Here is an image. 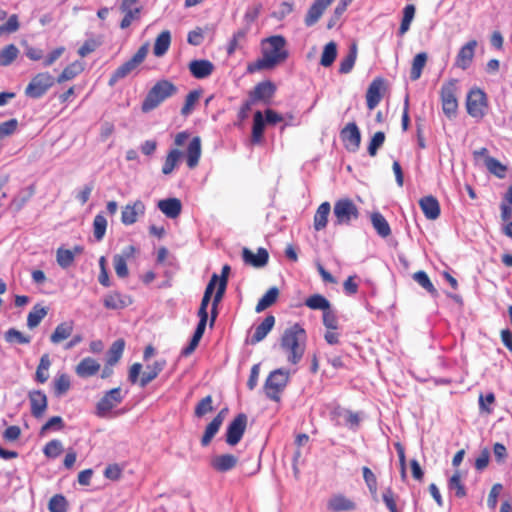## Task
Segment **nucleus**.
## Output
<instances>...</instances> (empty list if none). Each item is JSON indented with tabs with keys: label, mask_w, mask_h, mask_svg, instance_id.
I'll use <instances>...</instances> for the list:
<instances>
[{
	"label": "nucleus",
	"mask_w": 512,
	"mask_h": 512,
	"mask_svg": "<svg viewBox=\"0 0 512 512\" xmlns=\"http://www.w3.org/2000/svg\"><path fill=\"white\" fill-rule=\"evenodd\" d=\"M286 39L282 35H274L261 43V57L248 63L247 72L256 73L262 70H272L284 63L289 57Z\"/></svg>",
	"instance_id": "obj_1"
},
{
	"label": "nucleus",
	"mask_w": 512,
	"mask_h": 512,
	"mask_svg": "<svg viewBox=\"0 0 512 512\" xmlns=\"http://www.w3.org/2000/svg\"><path fill=\"white\" fill-rule=\"evenodd\" d=\"M306 331L295 323L287 328L280 339V346L287 355L289 363L296 365L302 359L305 352Z\"/></svg>",
	"instance_id": "obj_2"
},
{
	"label": "nucleus",
	"mask_w": 512,
	"mask_h": 512,
	"mask_svg": "<svg viewBox=\"0 0 512 512\" xmlns=\"http://www.w3.org/2000/svg\"><path fill=\"white\" fill-rule=\"evenodd\" d=\"M176 93L177 87L171 81L166 79L159 80L148 91L142 102L141 109L144 113L150 112Z\"/></svg>",
	"instance_id": "obj_3"
},
{
	"label": "nucleus",
	"mask_w": 512,
	"mask_h": 512,
	"mask_svg": "<svg viewBox=\"0 0 512 512\" xmlns=\"http://www.w3.org/2000/svg\"><path fill=\"white\" fill-rule=\"evenodd\" d=\"M166 366L165 359H158L154 361L152 364L146 366V371L142 374V377L139 378V375L142 370V365L140 363H134L130 369L128 374V379L132 384L139 383L140 387L147 386L150 382L158 377V375L163 371Z\"/></svg>",
	"instance_id": "obj_4"
},
{
	"label": "nucleus",
	"mask_w": 512,
	"mask_h": 512,
	"mask_svg": "<svg viewBox=\"0 0 512 512\" xmlns=\"http://www.w3.org/2000/svg\"><path fill=\"white\" fill-rule=\"evenodd\" d=\"M288 381V372L284 371L283 369L272 371L264 384V392L266 396L275 402H279L281 399V394L286 388Z\"/></svg>",
	"instance_id": "obj_5"
},
{
	"label": "nucleus",
	"mask_w": 512,
	"mask_h": 512,
	"mask_svg": "<svg viewBox=\"0 0 512 512\" xmlns=\"http://www.w3.org/2000/svg\"><path fill=\"white\" fill-rule=\"evenodd\" d=\"M148 53V44H143L137 52L128 61L120 65L110 76L108 85L113 87L120 79L128 76L135 70L146 58Z\"/></svg>",
	"instance_id": "obj_6"
},
{
	"label": "nucleus",
	"mask_w": 512,
	"mask_h": 512,
	"mask_svg": "<svg viewBox=\"0 0 512 512\" xmlns=\"http://www.w3.org/2000/svg\"><path fill=\"white\" fill-rule=\"evenodd\" d=\"M335 225H349L359 218V209L350 198H340L334 203Z\"/></svg>",
	"instance_id": "obj_7"
},
{
	"label": "nucleus",
	"mask_w": 512,
	"mask_h": 512,
	"mask_svg": "<svg viewBox=\"0 0 512 512\" xmlns=\"http://www.w3.org/2000/svg\"><path fill=\"white\" fill-rule=\"evenodd\" d=\"M457 80L452 79L448 82L444 83L440 90V98L443 113L449 119H452L456 116L458 110V100L456 97V87Z\"/></svg>",
	"instance_id": "obj_8"
},
{
	"label": "nucleus",
	"mask_w": 512,
	"mask_h": 512,
	"mask_svg": "<svg viewBox=\"0 0 512 512\" xmlns=\"http://www.w3.org/2000/svg\"><path fill=\"white\" fill-rule=\"evenodd\" d=\"M488 108L487 96L480 88H472L467 95V113L476 119H482Z\"/></svg>",
	"instance_id": "obj_9"
},
{
	"label": "nucleus",
	"mask_w": 512,
	"mask_h": 512,
	"mask_svg": "<svg viewBox=\"0 0 512 512\" xmlns=\"http://www.w3.org/2000/svg\"><path fill=\"white\" fill-rule=\"evenodd\" d=\"M55 83V78L49 72L36 74L27 87L25 95L32 99L41 98Z\"/></svg>",
	"instance_id": "obj_10"
},
{
	"label": "nucleus",
	"mask_w": 512,
	"mask_h": 512,
	"mask_svg": "<svg viewBox=\"0 0 512 512\" xmlns=\"http://www.w3.org/2000/svg\"><path fill=\"white\" fill-rule=\"evenodd\" d=\"M248 418L244 413H239L228 425L226 431V443L230 446L237 445L247 428Z\"/></svg>",
	"instance_id": "obj_11"
},
{
	"label": "nucleus",
	"mask_w": 512,
	"mask_h": 512,
	"mask_svg": "<svg viewBox=\"0 0 512 512\" xmlns=\"http://www.w3.org/2000/svg\"><path fill=\"white\" fill-rule=\"evenodd\" d=\"M330 417L335 425H346L351 429L357 428L361 421L359 413L345 409L340 405H337L332 409Z\"/></svg>",
	"instance_id": "obj_12"
},
{
	"label": "nucleus",
	"mask_w": 512,
	"mask_h": 512,
	"mask_svg": "<svg viewBox=\"0 0 512 512\" xmlns=\"http://www.w3.org/2000/svg\"><path fill=\"white\" fill-rule=\"evenodd\" d=\"M123 400L121 388L116 387L104 394L96 405V414L99 417H105L113 408L119 405Z\"/></svg>",
	"instance_id": "obj_13"
},
{
	"label": "nucleus",
	"mask_w": 512,
	"mask_h": 512,
	"mask_svg": "<svg viewBox=\"0 0 512 512\" xmlns=\"http://www.w3.org/2000/svg\"><path fill=\"white\" fill-rule=\"evenodd\" d=\"M344 147L350 152H356L361 143V133L355 122L348 123L340 132Z\"/></svg>",
	"instance_id": "obj_14"
},
{
	"label": "nucleus",
	"mask_w": 512,
	"mask_h": 512,
	"mask_svg": "<svg viewBox=\"0 0 512 512\" xmlns=\"http://www.w3.org/2000/svg\"><path fill=\"white\" fill-rule=\"evenodd\" d=\"M136 248L133 245L126 246L121 254H116L113 257V266L116 275L119 278H126L129 275L127 261L132 259L136 253Z\"/></svg>",
	"instance_id": "obj_15"
},
{
	"label": "nucleus",
	"mask_w": 512,
	"mask_h": 512,
	"mask_svg": "<svg viewBox=\"0 0 512 512\" xmlns=\"http://www.w3.org/2000/svg\"><path fill=\"white\" fill-rule=\"evenodd\" d=\"M238 462L239 459L234 454H219L211 458L210 467L218 473H226L233 470Z\"/></svg>",
	"instance_id": "obj_16"
},
{
	"label": "nucleus",
	"mask_w": 512,
	"mask_h": 512,
	"mask_svg": "<svg viewBox=\"0 0 512 512\" xmlns=\"http://www.w3.org/2000/svg\"><path fill=\"white\" fill-rule=\"evenodd\" d=\"M28 398L32 416L37 419L43 417L48 407L46 394L41 390H32L29 392Z\"/></svg>",
	"instance_id": "obj_17"
},
{
	"label": "nucleus",
	"mask_w": 512,
	"mask_h": 512,
	"mask_svg": "<svg viewBox=\"0 0 512 512\" xmlns=\"http://www.w3.org/2000/svg\"><path fill=\"white\" fill-rule=\"evenodd\" d=\"M276 86L271 81H263L258 83L249 93V98L254 102L263 101L268 103L274 96Z\"/></svg>",
	"instance_id": "obj_18"
},
{
	"label": "nucleus",
	"mask_w": 512,
	"mask_h": 512,
	"mask_svg": "<svg viewBox=\"0 0 512 512\" xmlns=\"http://www.w3.org/2000/svg\"><path fill=\"white\" fill-rule=\"evenodd\" d=\"M356 507L357 505L352 499L341 493L332 495L327 501V509L331 512H349L355 510Z\"/></svg>",
	"instance_id": "obj_19"
},
{
	"label": "nucleus",
	"mask_w": 512,
	"mask_h": 512,
	"mask_svg": "<svg viewBox=\"0 0 512 512\" xmlns=\"http://www.w3.org/2000/svg\"><path fill=\"white\" fill-rule=\"evenodd\" d=\"M145 213V205L141 200H136L132 204L123 207L121 221L124 225H132L137 221L138 216Z\"/></svg>",
	"instance_id": "obj_20"
},
{
	"label": "nucleus",
	"mask_w": 512,
	"mask_h": 512,
	"mask_svg": "<svg viewBox=\"0 0 512 512\" xmlns=\"http://www.w3.org/2000/svg\"><path fill=\"white\" fill-rule=\"evenodd\" d=\"M191 75L196 79L209 77L215 69L214 64L207 59L192 60L188 65Z\"/></svg>",
	"instance_id": "obj_21"
},
{
	"label": "nucleus",
	"mask_w": 512,
	"mask_h": 512,
	"mask_svg": "<svg viewBox=\"0 0 512 512\" xmlns=\"http://www.w3.org/2000/svg\"><path fill=\"white\" fill-rule=\"evenodd\" d=\"M476 46V40H470L463 45L456 56L455 65L463 70L467 69L473 61Z\"/></svg>",
	"instance_id": "obj_22"
},
{
	"label": "nucleus",
	"mask_w": 512,
	"mask_h": 512,
	"mask_svg": "<svg viewBox=\"0 0 512 512\" xmlns=\"http://www.w3.org/2000/svg\"><path fill=\"white\" fill-rule=\"evenodd\" d=\"M334 0H315L307 11L304 22L307 27L315 25Z\"/></svg>",
	"instance_id": "obj_23"
},
{
	"label": "nucleus",
	"mask_w": 512,
	"mask_h": 512,
	"mask_svg": "<svg viewBox=\"0 0 512 512\" xmlns=\"http://www.w3.org/2000/svg\"><path fill=\"white\" fill-rule=\"evenodd\" d=\"M242 258L245 264L260 268L265 266L269 260L268 251L265 248H258L257 253L254 254L250 249L243 248Z\"/></svg>",
	"instance_id": "obj_24"
},
{
	"label": "nucleus",
	"mask_w": 512,
	"mask_h": 512,
	"mask_svg": "<svg viewBox=\"0 0 512 512\" xmlns=\"http://www.w3.org/2000/svg\"><path fill=\"white\" fill-rule=\"evenodd\" d=\"M419 206L424 216L429 220H436L440 216V204L432 195L424 196L419 200Z\"/></svg>",
	"instance_id": "obj_25"
},
{
	"label": "nucleus",
	"mask_w": 512,
	"mask_h": 512,
	"mask_svg": "<svg viewBox=\"0 0 512 512\" xmlns=\"http://www.w3.org/2000/svg\"><path fill=\"white\" fill-rule=\"evenodd\" d=\"M383 80L381 78L374 79L368 86L366 92V103L369 110H373L382 99Z\"/></svg>",
	"instance_id": "obj_26"
},
{
	"label": "nucleus",
	"mask_w": 512,
	"mask_h": 512,
	"mask_svg": "<svg viewBox=\"0 0 512 512\" xmlns=\"http://www.w3.org/2000/svg\"><path fill=\"white\" fill-rule=\"evenodd\" d=\"M131 303L132 300L130 297L125 296L118 291L110 292L103 299L104 307L111 310L123 309Z\"/></svg>",
	"instance_id": "obj_27"
},
{
	"label": "nucleus",
	"mask_w": 512,
	"mask_h": 512,
	"mask_svg": "<svg viewBox=\"0 0 512 512\" xmlns=\"http://www.w3.org/2000/svg\"><path fill=\"white\" fill-rule=\"evenodd\" d=\"M100 367V364L94 358L85 357L77 364L75 372L81 378H88L96 375Z\"/></svg>",
	"instance_id": "obj_28"
},
{
	"label": "nucleus",
	"mask_w": 512,
	"mask_h": 512,
	"mask_svg": "<svg viewBox=\"0 0 512 512\" xmlns=\"http://www.w3.org/2000/svg\"><path fill=\"white\" fill-rule=\"evenodd\" d=\"M119 9L124 14L120 22L121 29H127L134 21H139L141 18V6H130L121 3Z\"/></svg>",
	"instance_id": "obj_29"
},
{
	"label": "nucleus",
	"mask_w": 512,
	"mask_h": 512,
	"mask_svg": "<svg viewBox=\"0 0 512 512\" xmlns=\"http://www.w3.org/2000/svg\"><path fill=\"white\" fill-rule=\"evenodd\" d=\"M200 157H201V139H200V137L195 136L191 139V141L189 142V145L187 147V151H186L187 166L190 169L195 168L199 163Z\"/></svg>",
	"instance_id": "obj_30"
},
{
	"label": "nucleus",
	"mask_w": 512,
	"mask_h": 512,
	"mask_svg": "<svg viewBox=\"0 0 512 512\" xmlns=\"http://www.w3.org/2000/svg\"><path fill=\"white\" fill-rule=\"evenodd\" d=\"M158 208L168 218L174 219L180 215L182 210V204L181 201L177 198H168L160 200L158 202Z\"/></svg>",
	"instance_id": "obj_31"
},
{
	"label": "nucleus",
	"mask_w": 512,
	"mask_h": 512,
	"mask_svg": "<svg viewBox=\"0 0 512 512\" xmlns=\"http://www.w3.org/2000/svg\"><path fill=\"white\" fill-rule=\"evenodd\" d=\"M275 325V317L268 315L264 320L255 328V331L251 337V343L256 344L262 341L268 333L272 330Z\"/></svg>",
	"instance_id": "obj_32"
},
{
	"label": "nucleus",
	"mask_w": 512,
	"mask_h": 512,
	"mask_svg": "<svg viewBox=\"0 0 512 512\" xmlns=\"http://www.w3.org/2000/svg\"><path fill=\"white\" fill-rule=\"evenodd\" d=\"M330 211L331 206L327 201L318 206L313 219V227L316 231H321L326 228Z\"/></svg>",
	"instance_id": "obj_33"
},
{
	"label": "nucleus",
	"mask_w": 512,
	"mask_h": 512,
	"mask_svg": "<svg viewBox=\"0 0 512 512\" xmlns=\"http://www.w3.org/2000/svg\"><path fill=\"white\" fill-rule=\"evenodd\" d=\"M74 329V324L72 321L62 322L56 326L54 332L50 336V341L53 344H58L66 339H68Z\"/></svg>",
	"instance_id": "obj_34"
},
{
	"label": "nucleus",
	"mask_w": 512,
	"mask_h": 512,
	"mask_svg": "<svg viewBox=\"0 0 512 512\" xmlns=\"http://www.w3.org/2000/svg\"><path fill=\"white\" fill-rule=\"evenodd\" d=\"M371 223L380 237L387 238L391 235L390 225L381 213L373 212L371 214Z\"/></svg>",
	"instance_id": "obj_35"
},
{
	"label": "nucleus",
	"mask_w": 512,
	"mask_h": 512,
	"mask_svg": "<svg viewBox=\"0 0 512 512\" xmlns=\"http://www.w3.org/2000/svg\"><path fill=\"white\" fill-rule=\"evenodd\" d=\"M265 129V120L261 111H256L253 117V126L251 134V142L253 144H259L263 140V134Z\"/></svg>",
	"instance_id": "obj_36"
},
{
	"label": "nucleus",
	"mask_w": 512,
	"mask_h": 512,
	"mask_svg": "<svg viewBox=\"0 0 512 512\" xmlns=\"http://www.w3.org/2000/svg\"><path fill=\"white\" fill-rule=\"evenodd\" d=\"M171 44V34L168 30L162 31L155 39L153 53L156 57L165 55Z\"/></svg>",
	"instance_id": "obj_37"
},
{
	"label": "nucleus",
	"mask_w": 512,
	"mask_h": 512,
	"mask_svg": "<svg viewBox=\"0 0 512 512\" xmlns=\"http://www.w3.org/2000/svg\"><path fill=\"white\" fill-rule=\"evenodd\" d=\"M83 65L75 61L69 65H67L62 72L58 75V77L55 79V82L61 84L66 81L74 79L77 75H79L83 71Z\"/></svg>",
	"instance_id": "obj_38"
},
{
	"label": "nucleus",
	"mask_w": 512,
	"mask_h": 512,
	"mask_svg": "<svg viewBox=\"0 0 512 512\" xmlns=\"http://www.w3.org/2000/svg\"><path fill=\"white\" fill-rule=\"evenodd\" d=\"M428 56L425 52H420L415 55L412 61L411 70H410V79L412 81L418 80L421 75L424 67L426 66Z\"/></svg>",
	"instance_id": "obj_39"
},
{
	"label": "nucleus",
	"mask_w": 512,
	"mask_h": 512,
	"mask_svg": "<svg viewBox=\"0 0 512 512\" xmlns=\"http://www.w3.org/2000/svg\"><path fill=\"white\" fill-rule=\"evenodd\" d=\"M34 194L35 185L32 184L20 191V193L12 199L11 206L16 212L20 211L24 205L33 197Z\"/></svg>",
	"instance_id": "obj_40"
},
{
	"label": "nucleus",
	"mask_w": 512,
	"mask_h": 512,
	"mask_svg": "<svg viewBox=\"0 0 512 512\" xmlns=\"http://www.w3.org/2000/svg\"><path fill=\"white\" fill-rule=\"evenodd\" d=\"M279 296V290L277 287H271L258 301L255 311L257 313L264 311L265 309L272 306Z\"/></svg>",
	"instance_id": "obj_41"
},
{
	"label": "nucleus",
	"mask_w": 512,
	"mask_h": 512,
	"mask_svg": "<svg viewBox=\"0 0 512 512\" xmlns=\"http://www.w3.org/2000/svg\"><path fill=\"white\" fill-rule=\"evenodd\" d=\"M47 313V308L43 307L40 304L34 305L27 316V326L30 329L36 328L47 315Z\"/></svg>",
	"instance_id": "obj_42"
},
{
	"label": "nucleus",
	"mask_w": 512,
	"mask_h": 512,
	"mask_svg": "<svg viewBox=\"0 0 512 512\" xmlns=\"http://www.w3.org/2000/svg\"><path fill=\"white\" fill-rule=\"evenodd\" d=\"M125 348V341L118 339L114 341L107 352V364L114 366L122 357Z\"/></svg>",
	"instance_id": "obj_43"
},
{
	"label": "nucleus",
	"mask_w": 512,
	"mask_h": 512,
	"mask_svg": "<svg viewBox=\"0 0 512 512\" xmlns=\"http://www.w3.org/2000/svg\"><path fill=\"white\" fill-rule=\"evenodd\" d=\"M19 49L15 44L4 46L0 50V66L6 67L11 65L18 57Z\"/></svg>",
	"instance_id": "obj_44"
},
{
	"label": "nucleus",
	"mask_w": 512,
	"mask_h": 512,
	"mask_svg": "<svg viewBox=\"0 0 512 512\" xmlns=\"http://www.w3.org/2000/svg\"><path fill=\"white\" fill-rule=\"evenodd\" d=\"M181 157L182 152L179 149H171L165 158L164 164L162 166V173L165 175L171 174L178 165V162L181 159Z\"/></svg>",
	"instance_id": "obj_45"
},
{
	"label": "nucleus",
	"mask_w": 512,
	"mask_h": 512,
	"mask_svg": "<svg viewBox=\"0 0 512 512\" xmlns=\"http://www.w3.org/2000/svg\"><path fill=\"white\" fill-rule=\"evenodd\" d=\"M50 366H51V361H50L49 355L47 353H45L41 356L39 364L36 369L35 379L37 382L43 384L48 380V378H49L48 370H49Z\"/></svg>",
	"instance_id": "obj_46"
},
{
	"label": "nucleus",
	"mask_w": 512,
	"mask_h": 512,
	"mask_svg": "<svg viewBox=\"0 0 512 512\" xmlns=\"http://www.w3.org/2000/svg\"><path fill=\"white\" fill-rule=\"evenodd\" d=\"M357 58V45L352 44L349 48L348 54L341 60L339 64V73L347 74L349 73L356 61Z\"/></svg>",
	"instance_id": "obj_47"
},
{
	"label": "nucleus",
	"mask_w": 512,
	"mask_h": 512,
	"mask_svg": "<svg viewBox=\"0 0 512 512\" xmlns=\"http://www.w3.org/2000/svg\"><path fill=\"white\" fill-rule=\"evenodd\" d=\"M362 474H363V479L368 487V490L372 496V498L374 500H377V496H378V482H377V477L376 475L372 472V470L367 467V466H364L362 468Z\"/></svg>",
	"instance_id": "obj_48"
},
{
	"label": "nucleus",
	"mask_w": 512,
	"mask_h": 512,
	"mask_svg": "<svg viewBox=\"0 0 512 512\" xmlns=\"http://www.w3.org/2000/svg\"><path fill=\"white\" fill-rule=\"evenodd\" d=\"M248 33V27L236 31L227 45V54L233 55L237 49L241 47V43L245 41Z\"/></svg>",
	"instance_id": "obj_49"
},
{
	"label": "nucleus",
	"mask_w": 512,
	"mask_h": 512,
	"mask_svg": "<svg viewBox=\"0 0 512 512\" xmlns=\"http://www.w3.org/2000/svg\"><path fill=\"white\" fill-rule=\"evenodd\" d=\"M305 305L312 310H322L323 312L331 307L330 302L321 294H313L308 297Z\"/></svg>",
	"instance_id": "obj_50"
},
{
	"label": "nucleus",
	"mask_w": 512,
	"mask_h": 512,
	"mask_svg": "<svg viewBox=\"0 0 512 512\" xmlns=\"http://www.w3.org/2000/svg\"><path fill=\"white\" fill-rule=\"evenodd\" d=\"M337 56V45L331 41L324 46L320 64L324 67H329L333 64Z\"/></svg>",
	"instance_id": "obj_51"
},
{
	"label": "nucleus",
	"mask_w": 512,
	"mask_h": 512,
	"mask_svg": "<svg viewBox=\"0 0 512 512\" xmlns=\"http://www.w3.org/2000/svg\"><path fill=\"white\" fill-rule=\"evenodd\" d=\"M485 165L488 171L496 177L503 179L506 176L507 167L496 158L487 156Z\"/></svg>",
	"instance_id": "obj_52"
},
{
	"label": "nucleus",
	"mask_w": 512,
	"mask_h": 512,
	"mask_svg": "<svg viewBox=\"0 0 512 512\" xmlns=\"http://www.w3.org/2000/svg\"><path fill=\"white\" fill-rule=\"evenodd\" d=\"M413 279L416 281L422 288H424L428 293L433 296L437 295V289L434 287L431 282L428 274L425 271H417L413 274Z\"/></svg>",
	"instance_id": "obj_53"
},
{
	"label": "nucleus",
	"mask_w": 512,
	"mask_h": 512,
	"mask_svg": "<svg viewBox=\"0 0 512 512\" xmlns=\"http://www.w3.org/2000/svg\"><path fill=\"white\" fill-rule=\"evenodd\" d=\"M221 425L222 424H220V419H212V421L206 426L204 434L201 438L202 446L205 447L211 443L214 436L218 433Z\"/></svg>",
	"instance_id": "obj_54"
},
{
	"label": "nucleus",
	"mask_w": 512,
	"mask_h": 512,
	"mask_svg": "<svg viewBox=\"0 0 512 512\" xmlns=\"http://www.w3.org/2000/svg\"><path fill=\"white\" fill-rule=\"evenodd\" d=\"M213 410V398L211 395H207L197 403V405L195 406L194 414L196 417L202 418L207 413H210Z\"/></svg>",
	"instance_id": "obj_55"
},
{
	"label": "nucleus",
	"mask_w": 512,
	"mask_h": 512,
	"mask_svg": "<svg viewBox=\"0 0 512 512\" xmlns=\"http://www.w3.org/2000/svg\"><path fill=\"white\" fill-rule=\"evenodd\" d=\"M107 229V220L103 214H97L93 220V234L97 241H101L105 236Z\"/></svg>",
	"instance_id": "obj_56"
},
{
	"label": "nucleus",
	"mask_w": 512,
	"mask_h": 512,
	"mask_svg": "<svg viewBox=\"0 0 512 512\" xmlns=\"http://www.w3.org/2000/svg\"><path fill=\"white\" fill-rule=\"evenodd\" d=\"M448 487L450 490L455 491V495L458 498L466 496V489L461 481V474L458 470L450 477Z\"/></svg>",
	"instance_id": "obj_57"
},
{
	"label": "nucleus",
	"mask_w": 512,
	"mask_h": 512,
	"mask_svg": "<svg viewBox=\"0 0 512 512\" xmlns=\"http://www.w3.org/2000/svg\"><path fill=\"white\" fill-rule=\"evenodd\" d=\"M415 15V7L412 4L406 5L403 10V18L399 27V35H404L410 27V24Z\"/></svg>",
	"instance_id": "obj_58"
},
{
	"label": "nucleus",
	"mask_w": 512,
	"mask_h": 512,
	"mask_svg": "<svg viewBox=\"0 0 512 512\" xmlns=\"http://www.w3.org/2000/svg\"><path fill=\"white\" fill-rule=\"evenodd\" d=\"M48 510L50 512H67L68 501L62 494H56L50 498Z\"/></svg>",
	"instance_id": "obj_59"
},
{
	"label": "nucleus",
	"mask_w": 512,
	"mask_h": 512,
	"mask_svg": "<svg viewBox=\"0 0 512 512\" xmlns=\"http://www.w3.org/2000/svg\"><path fill=\"white\" fill-rule=\"evenodd\" d=\"M4 337L8 343L29 344L31 341L30 336L23 334L15 328L8 329Z\"/></svg>",
	"instance_id": "obj_60"
},
{
	"label": "nucleus",
	"mask_w": 512,
	"mask_h": 512,
	"mask_svg": "<svg viewBox=\"0 0 512 512\" xmlns=\"http://www.w3.org/2000/svg\"><path fill=\"white\" fill-rule=\"evenodd\" d=\"M200 96H201L200 91H198V90L190 91L185 98L184 105L181 109V114L184 116L189 115L192 112V110L194 109V106L198 102Z\"/></svg>",
	"instance_id": "obj_61"
},
{
	"label": "nucleus",
	"mask_w": 512,
	"mask_h": 512,
	"mask_svg": "<svg viewBox=\"0 0 512 512\" xmlns=\"http://www.w3.org/2000/svg\"><path fill=\"white\" fill-rule=\"evenodd\" d=\"M56 260L60 267L68 268L74 262V252L69 249L59 248L56 253Z\"/></svg>",
	"instance_id": "obj_62"
},
{
	"label": "nucleus",
	"mask_w": 512,
	"mask_h": 512,
	"mask_svg": "<svg viewBox=\"0 0 512 512\" xmlns=\"http://www.w3.org/2000/svg\"><path fill=\"white\" fill-rule=\"evenodd\" d=\"M70 377L67 374L59 375L54 381V393L56 396L64 395L70 389Z\"/></svg>",
	"instance_id": "obj_63"
},
{
	"label": "nucleus",
	"mask_w": 512,
	"mask_h": 512,
	"mask_svg": "<svg viewBox=\"0 0 512 512\" xmlns=\"http://www.w3.org/2000/svg\"><path fill=\"white\" fill-rule=\"evenodd\" d=\"M63 452V445L60 440L53 439L49 441L43 449V453L48 458H57Z\"/></svg>",
	"instance_id": "obj_64"
}]
</instances>
